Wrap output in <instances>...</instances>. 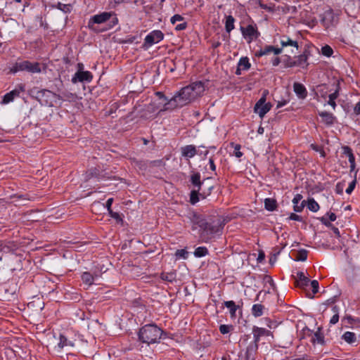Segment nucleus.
I'll use <instances>...</instances> for the list:
<instances>
[{
	"label": "nucleus",
	"instance_id": "2f4dec72",
	"mask_svg": "<svg viewBox=\"0 0 360 360\" xmlns=\"http://www.w3.org/2000/svg\"><path fill=\"white\" fill-rule=\"evenodd\" d=\"M238 65L240 67V68H241L243 70H248L251 67V64L249 62V59L248 57L241 58Z\"/></svg>",
	"mask_w": 360,
	"mask_h": 360
},
{
	"label": "nucleus",
	"instance_id": "f03ea898",
	"mask_svg": "<svg viewBox=\"0 0 360 360\" xmlns=\"http://www.w3.org/2000/svg\"><path fill=\"white\" fill-rule=\"evenodd\" d=\"M196 98L194 96L193 89L188 86L183 87L168 102L164 105L165 110H172L177 108H181L191 103Z\"/></svg>",
	"mask_w": 360,
	"mask_h": 360
},
{
	"label": "nucleus",
	"instance_id": "e433bc0d",
	"mask_svg": "<svg viewBox=\"0 0 360 360\" xmlns=\"http://www.w3.org/2000/svg\"><path fill=\"white\" fill-rule=\"evenodd\" d=\"M176 275L174 272L165 273L162 272L160 275V278L162 280L172 282L175 279Z\"/></svg>",
	"mask_w": 360,
	"mask_h": 360
},
{
	"label": "nucleus",
	"instance_id": "aec40b11",
	"mask_svg": "<svg viewBox=\"0 0 360 360\" xmlns=\"http://www.w3.org/2000/svg\"><path fill=\"white\" fill-rule=\"evenodd\" d=\"M340 90V84H339V82H337L336 89H335V91L328 96L329 99L328 101V104L330 105L333 108V110H335L337 106L335 100L339 96Z\"/></svg>",
	"mask_w": 360,
	"mask_h": 360
},
{
	"label": "nucleus",
	"instance_id": "f8f14e48",
	"mask_svg": "<svg viewBox=\"0 0 360 360\" xmlns=\"http://www.w3.org/2000/svg\"><path fill=\"white\" fill-rule=\"evenodd\" d=\"M93 78L92 74L89 71L78 70L72 78V82L75 84L78 82H91Z\"/></svg>",
	"mask_w": 360,
	"mask_h": 360
},
{
	"label": "nucleus",
	"instance_id": "dca6fc26",
	"mask_svg": "<svg viewBox=\"0 0 360 360\" xmlns=\"http://www.w3.org/2000/svg\"><path fill=\"white\" fill-rule=\"evenodd\" d=\"M293 89L299 98L304 99L307 96V91L302 84L295 82L293 84Z\"/></svg>",
	"mask_w": 360,
	"mask_h": 360
},
{
	"label": "nucleus",
	"instance_id": "20e7f679",
	"mask_svg": "<svg viewBox=\"0 0 360 360\" xmlns=\"http://www.w3.org/2000/svg\"><path fill=\"white\" fill-rule=\"evenodd\" d=\"M34 98L39 102L41 105L53 107L57 103V100H63L62 96L47 89L32 91Z\"/></svg>",
	"mask_w": 360,
	"mask_h": 360
},
{
	"label": "nucleus",
	"instance_id": "864d4df0",
	"mask_svg": "<svg viewBox=\"0 0 360 360\" xmlns=\"http://www.w3.org/2000/svg\"><path fill=\"white\" fill-rule=\"evenodd\" d=\"M289 219L295 220V221H302V217H300V215H298L297 214H295V213H291L290 214V215L289 217Z\"/></svg>",
	"mask_w": 360,
	"mask_h": 360
},
{
	"label": "nucleus",
	"instance_id": "9b49d317",
	"mask_svg": "<svg viewBox=\"0 0 360 360\" xmlns=\"http://www.w3.org/2000/svg\"><path fill=\"white\" fill-rule=\"evenodd\" d=\"M335 14H334L333 11L331 9H330V10L326 11L323 13L321 21L323 25L326 29H328L335 25Z\"/></svg>",
	"mask_w": 360,
	"mask_h": 360
},
{
	"label": "nucleus",
	"instance_id": "37998d69",
	"mask_svg": "<svg viewBox=\"0 0 360 360\" xmlns=\"http://www.w3.org/2000/svg\"><path fill=\"white\" fill-rule=\"evenodd\" d=\"M109 215L116 220L117 223L118 224H123V219L122 217L120 216V214L117 212H113L112 210H110L108 212Z\"/></svg>",
	"mask_w": 360,
	"mask_h": 360
},
{
	"label": "nucleus",
	"instance_id": "774afa93",
	"mask_svg": "<svg viewBox=\"0 0 360 360\" xmlns=\"http://www.w3.org/2000/svg\"><path fill=\"white\" fill-rule=\"evenodd\" d=\"M311 148L315 151L319 152L321 150V147L316 145V144H311L310 146Z\"/></svg>",
	"mask_w": 360,
	"mask_h": 360
},
{
	"label": "nucleus",
	"instance_id": "412c9836",
	"mask_svg": "<svg viewBox=\"0 0 360 360\" xmlns=\"http://www.w3.org/2000/svg\"><path fill=\"white\" fill-rule=\"evenodd\" d=\"M190 181L194 188L201 189L203 181L200 180V174L199 172H194L191 175Z\"/></svg>",
	"mask_w": 360,
	"mask_h": 360
},
{
	"label": "nucleus",
	"instance_id": "c85d7f7f",
	"mask_svg": "<svg viewBox=\"0 0 360 360\" xmlns=\"http://www.w3.org/2000/svg\"><path fill=\"white\" fill-rule=\"evenodd\" d=\"M342 338L347 343L352 344L356 341V337L355 333L349 331L345 332Z\"/></svg>",
	"mask_w": 360,
	"mask_h": 360
},
{
	"label": "nucleus",
	"instance_id": "423d86ee",
	"mask_svg": "<svg viewBox=\"0 0 360 360\" xmlns=\"http://www.w3.org/2000/svg\"><path fill=\"white\" fill-rule=\"evenodd\" d=\"M19 71H27L32 73L41 72V65L38 62L31 63L29 60L17 62L11 69V72L15 73Z\"/></svg>",
	"mask_w": 360,
	"mask_h": 360
},
{
	"label": "nucleus",
	"instance_id": "72a5a7b5",
	"mask_svg": "<svg viewBox=\"0 0 360 360\" xmlns=\"http://www.w3.org/2000/svg\"><path fill=\"white\" fill-rule=\"evenodd\" d=\"M230 146L234 149L233 155L237 158H240L243 155V153L240 151L241 146L240 144L231 142Z\"/></svg>",
	"mask_w": 360,
	"mask_h": 360
},
{
	"label": "nucleus",
	"instance_id": "0e129e2a",
	"mask_svg": "<svg viewBox=\"0 0 360 360\" xmlns=\"http://www.w3.org/2000/svg\"><path fill=\"white\" fill-rule=\"evenodd\" d=\"M327 214L328 215L329 220H330V221H335V219H336L337 217H336V215H335V213H333V212H330V213H328Z\"/></svg>",
	"mask_w": 360,
	"mask_h": 360
},
{
	"label": "nucleus",
	"instance_id": "b1692460",
	"mask_svg": "<svg viewBox=\"0 0 360 360\" xmlns=\"http://www.w3.org/2000/svg\"><path fill=\"white\" fill-rule=\"evenodd\" d=\"M201 189H194L191 191L190 193V202L192 205L196 204L199 200V196H202L203 198H205V195H202V193H200Z\"/></svg>",
	"mask_w": 360,
	"mask_h": 360
},
{
	"label": "nucleus",
	"instance_id": "4c0bfd02",
	"mask_svg": "<svg viewBox=\"0 0 360 360\" xmlns=\"http://www.w3.org/2000/svg\"><path fill=\"white\" fill-rule=\"evenodd\" d=\"M308 56L305 53L301 54L296 58L297 65L300 67H303L304 65H307Z\"/></svg>",
	"mask_w": 360,
	"mask_h": 360
},
{
	"label": "nucleus",
	"instance_id": "2eb2a0df",
	"mask_svg": "<svg viewBox=\"0 0 360 360\" xmlns=\"http://www.w3.org/2000/svg\"><path fill=\"white\" fill-rule=\"evenodd\" d=\"M182 156L187 158H193L197 153L196 147L193 145H187L181 148Z\"/></svg>",
	"mask_w": 360,
	"mask_h": 360
},
{
	"label": "nucleus",
	"instance_id": "473e14b6",
	"mask_svg": "<svg viewBox=\"0 0 360 360\" xmlns=\"http://www.w3.org/2000/svg\"><path fill=\"white\" fill-rule=\"evenodd\" d=\"M82 280L84 283L91 285L94 283V278L89 272H84L82 275Z\"/></svg>",
	"mask_w": 360,
	"mask_h": 360
},
{
	"label": "nucleus",
	"instance_id": "f257e3e1",
	"mask_svg": "<svg viewBox=\"0 0 360 360\" xmlns=\"http://www.w3.org/2000/svg\"><path fill=\"white\" fill-rule=\"evenodd\" d=\"M193 231L199 228V240L209 243L215 236L221 232L224 224L219 217H205L196 212L192 211L187 215Z\"/></svg>",
	"mask_w": 360,
	"mask_h": 360
},
{
	"label": "nucleus",
	"instance_id": "052dcab7",
	"mask_svg": "<svg viewBox=\"0 0 360 360\" xmlns=\"http://www.w3.org/2000/svg\"><path fill=\"white\" fill-rule=\"evenodd\" d=\"M302 195L301 194L295 195V196L294 197V198L292 200L293 204H298L300 202V201L302 200Z\"/></svg>",
	"mask_w": 360,
	"mask_h": 360
},
{
	"label": "nucleus",
	"instance_id": "ea45409f",
	"mask_svg": "<svg viewBox=\"0 0 360 360\" xmlns=\"http://www.w3.org/2000/svg\"><path fill=\"white\" fill-rule=\"evenodd\" d=\"M274 49V46H266L263 49H262L257 53V56H262L264 55H267L271 52H273V50Z\"/></svg>",
	"mask_w": 360,
	"mask_h": 360
},
{
	"label": "nucleus",
	"instance_id": "1a4fd4ad",
	"mask_svg": "<svg viewBox=\"0 0 360 360\" xmlns=\"http://www.w3.org/2000/svg\"><path fill=\"white\" fill-rule=\"evenodd\" d=\"M240 31L243 37L248 40V43H250L254 39H257L260 35L256 25H248L245 27H240Z\"/></svg>",
	"mask_w": 360,
	"mask_h": 360
},
{
	"label": "nucleus",
	"instance_id": "ddd939ff",
	"mask_svg": "<svg viewBox=\"0 0 360 360\" xmlns=\"http://www.w3.org/2000/svg\"><path fill=\"white\" fill-rule=\"evenodd\" d=\"M294 278L295 280V286L297 288L305 290L306 288L309 286L310 280L303 272H297V275L294 276Z\"/></svg>",
	"mask_w": 360,
	"mask_h": 360
},
{
	"label": "nucleus",
	"instance_id": "49530a36",
	"mask_svg": "<svg viewBox=\"0 0 360 360\" xmlns=\"http://www.w3.org/2000/svg\"><path fill=\"white\" fill-rule=\"evenodd\" d=\"M312 288L313 294H316L319 291V282L316 280H313L309 282Z\"/></svg>",
	"mask_w": 360,
	"mask_h": 360
},
{
	"label": "nucleus",
	"instance_id": "bb28decb",
	"mask_svg": "<svg viewBox=\"0 0 360 360\" xmlns=\"http://www.w3.org/2000/svg\"><path fill=\"white\" fill-rule=\"evenodd\" d=\"M264 207L269 211H274L277 208V202L274 198H266L264 200Z\"/></svg>",
	"mask_w": 360,
	"mask_h": 360
},
{
	"label": "nucleus",
	"instance_id": "4d7b16f0",
	"mask_svg": "<svg viewBox=\"0 0 360 360\" xmlns=\"http://www.w3.org/2000/svg\"><path fill=\"white\" fill-rule=\"evenodd\" d=\"M354 114L356 116L360 115V102H358L355 105L354 108Z\"/></svg>",
	"mask_w": 360,
	"mask_h": 360
},
{
	"label": "nucleus",
	"instance_id": "79ce46f5",
	"mask_svg": "<svg viewBox=\"0 0 360 360\" xmlns=\"http://www.w3.org/2000/svg\"><path fill=\"white\" fill-rule=\"evenodd\" d=\"M57 8L64 13H70L72 9L71 4H65L62 3H58Z\"/></svg>",
	"mask_w": 360,
	"mask_h": 360
},
{
	"label": "nucleus",
	"instance_id": "338daca9",
	"mask_svg": "<svg viewBox=\"0 0 360 360\" xmlns=\"http://www.w3.org/2000/svg\"><path fill=\"white\" fill-rule=\"evenodd\" d=\"M265 258V255L263 252H260L259 253V256H258V258H257V261L259 262H262Z\"/></svg>",
	"mask_w": 360,
	"mask_h": 360
},
{
	"label": "nucleus",
	"instance_id": "6e6d98bb",
	"mask_svg": "<svg viewBox=\"0 0 360 360\" xmlns=\"http://www.w3.org/2000/svg\"><path fill=\"white\" fill-rule=\"evenodd\" d=\"M209 164H210V167L211 170L214 172L216 170V165H215L213 157L210 158Z\"/></svg>",
	"mask_w": 360,
	"mask_h": 360
},
{
	"label": "nucleus",
	"instance_id": "bf43d9fd",
	"mask_svg": "<svg viewBox=\"0 0 360 360\" xmlns=\"http://www.w3.org/2000/svg\"><path fill=\"white\" fill-rule=\"evenodd\" d=\"M112 202H113V198H112L108 199V200L106 201L105 207H106V208H107L108 212L110 210H112L111 209V206H112Z\"/></svg>",
	"mask_w": 360,
	"mask_h": 360
},
{
	"label": "nucleus",
	"instance_id": "393cba45",
	"mask_svg": "<svg viewBox=\"0 0 360 360\" xmlns=\"http://www.w3.org/2000/svg\"><path fill=\"white\" fill-rule=\"evenodd\" d=\"M86 179H90L91 178H97L98 179H101L105 178L104 175L101 174L99 169L94 167L91 168L86 172Z\"/></svg>",
	"mask_w": 360,
	"mask_h": 360
},
{
	"label": "nucleus",
	"instance_id": "603ef678",
	"mask_svg": "<svg viewBox=\"0 0 360 360\" xmlns=\"http://www.w3.org/2000/svg\"><path fill=\"white\" fill-rule=\"evenodd\" d=\"M282 249H283V248H279L278 246L275 247L273 249L272 254L274 256V260H276L277 256L281 253Z\"/></svg>",
	"mask_w": 360,
	"mask_h": 360
},
{
	"label": "nucleus",
	"instance_id": "7ed1b4c3",
	"mask_svg": "<svg viewBox=\"0 0 360 360\" xmlns=\"http://www.w3.org/2000/svg\"><path fill=\"white\" fill-rule=\"evenodd\" d=\"M163 333L156 324H146L139 329V339L148 345L156 343L160 340Z\"/></svg>",
	"mask_w": 360,
	"mask_h": 360
},
{
	"label": "nucleus",
	"instance_id": "cd10ccee",
	"mask_svg": "<svg viewBox=\"0 0 360 360\" xmlns=\"http://www.w3.org/2000/svg\"><path fill=\"white\" fill-rule=\"evenodd\" d=\"M58 346L59 348L63 349L64 347L67 346L73 347L74 343L72 342L71 341H69L64 335L60 334L59 337V342L58 343Z\"/></svg>",
	"mask_w": 360,
	"mask_h": 360
},
{
	"label": "nucleus",
	"instance_id": "0eeeda50",
	"mask_svg": "<svg viewBox=\"0 0 360 360\" xmlns=\"http://www.w3.org/2000/svg\"><path fill=\"white\" fill-rule=\"evenodd\" d=\"M252 334L254 338V345H250L248 347L245 352V360H248L249 354L251 350H257L258 349V343L260 341V338L264 336H269L271 335V331L266 330V328H259L255 326L252 328Z\"/></svg>",
	"mask_w": 360,
	"mask_h": 360
},
{
	"label": "nucleus",
	"instance_id": "58836bf2",
	"mask_svg": "<svg viewBox=\"0 0 360 360\" xmlns=\"http://www.w3.org/2000/svg\"><path fill=\"white\" fill-rule=\"evenodd\" d=\"M307 250L302 249L297 252L295 260L296 261H305L307 259Z\"/></svg>",
	"mask_w": 360,
	"mask_h": 360
},
{
	"label": "nucleus",
	"instance_id": "7c9ffc66",
	"mask_svg": "<svg viewBox=\"0 0 360 360\" xmlns=\"http://www.w3.org/2000/svg\"><path fill=\"white\" fill-rule=\"evenodd\" d=\"M235 19L232 15H228L226 18L225 29L227 32H230L234 29Z\"/></svg>",
	"mask_w": 360,
	"mask_h": 360
},
{
	"label": "nucleus",
	"instance_id": "c756f323",
	"mask_svg": "<svg viewBox=\"0 0 360 360\" xmlns=\"http://www.w3.org/2000/svg\"><path fill=\"white\" fill-rule=\"evenodd\" d=\"M281 44L282 46H291L296 49V50L298 49V43L296 41H293L290 39V38L287 37H283V39L281 41Z\"/></svg>",
	"mask_w": 360,
	"mask_h": 360
},
{
	"label": "nucleus",
	"instance_id": "13d9d810",
	"mask_svg": "<svg viewBox=\"0 0 360 360\" xmlns=\"http://www.w3.org/2000/svg\"><path fill=\"white\" fill-rule=\"evenodd\" d=\"M339 321V314H334L330 320V324H335Z\"/></svg>",
	"mask_w": 360,
	"mask_h": 360
},
{
	"label": "nucleus",
	"instance_id": "69168bd1",
	"mask_svg": "<svg viewBox=\"0 0 360 360\" xmlns=\"http://www.w3.org/2000/svg\"><path fill=\"white\" fill-rule=\"evenodd\" d=\"M330 229L333 230V231L334 232V233L338 236V237H340V231H339V229L334 226L333 225H332V226L330 227Z\"/></svg>",
	"mask_w": 360,
	"mask_h": 360
},
{
	"label": "nucleus",
	"instance_id": "680f3d73",
	"mask_svg": "<svg viewBox=\"0 0 360 360\" xmlns=\"http://www.w3.org/2000/svg\"><path fill=\"white\" fill-rule=\"evenodd\" d=\"M155 94L158 96L160 99H163L164 101L168 102L169 99H168L167 97L165 96V94L162 92L158 91L155 93Z\"/></svg>",
	"mask_w": 360,
	"mask_h": 360
},
{
	"label": "nucleus",
	"instance_id": "4468645a",
	"mask_svg": "<svg viewBox=\"0 0 360 360\" xmlns=\"http://www.w3.org/2000/svg\"><path fill=\"white\" fill-rule=\"evenodd\" d=\"M24 91V86L22 85H20L18 89H15L14 90L6 94L3 98L1 103L7 104L13 101L15 97L19 96L20 92Z\"/></svg>",
	"mask_w": 360,
	"mask_h": 360
},
{
	"label": "nucleus",
	"instance_id": "de8ad7c7",
	"mask_svg": "<svg viewBox=\"0 0 360 360\" xmlns=\"http://www.w3.org/2000/svg\"><path fill=\"white\" fill-rule=\"evenodd\" d=\"M175 255L177 257H183V258L186 259V258H187L188 252L184 249L177 250L175 253Z\"/></svg>",
	"mask_w": 360,
	"mask_h": 360
},
{
	"label": "nucleus",
	"instance_id": "e2e57ef3",
	"mask_svg": "<svg viewBox=\"0 0 360 360\" xmlns=\"http://www.w3.org/2000/svg\"><path fill=\"white\" fill-rule=\"evenodd\" d=\"M271 63L273 66H277L281 63V60L278 57H275L274 58L272 59Z\"/></svg>",
	"mask_w": 360,
	"mask_h": 360
},
{
	"label": "nucleus",
	"instance_id": "a878e982",
	"mask_svg": "<svg viewBox=\"0 0 360 360\" xmlns=\"http://www.w3.org/2000/svg\"><path fill=\"white\" fill-rule=\"evenodd\" d=\"M342 154L345 155L348 158L349 163L355 162V156L353 153L352 149L348 146H342Z\"/></svg>",
	"mask_w": 360,
	"mask_h": 360
},
{
	"label": "nucleus",
	"instance_id": "5fc2aeb1",
	"mask_svg": "<svg viewBox=\"0 0 360 360\" xmlns=\"http://www.w3.org/2000/svg\"><path fill=\"white\" fill-rule=\"evenodd\" d=\"M187 27V22H184L176 26V30H184Z\"/></svg>",
	"mask_w": 360,
	"mask_h": 360
},
{
	"label": "nucleus",
	"instance_id": "c03bdc74",
	"mask_svg": "<svg viewBox=\"0 0 360 360\" xmlns=\"http://www.w3.org/2000/svg\"><path fill=\"white\" fill-rule=\"evenodd\" d=\"M357 172L358 170H356L355 171V174H354V180L349 184V186L347 187V188L346 189V193H348V194H350L352 193V192L354 191L355 186H356V174H357Z\"/></svg>",
	"mask_w": 360,
	"mask_h": 360
},
{
	"label": "nucleus",
	"instance_id": "a211bd4d",
	"mask_svg": "<svg viewBox=\"0 0 360 360\" xmlns=\"http://www.w3.org/2000/svg\"><path fill=\"white\" fill-rule=\"evenodd\" d=\"M193 89V94L195 98L200 96L205 91L204 83L198 81L189 85Z\"/></svg>",
	"mask_w": 360,
	"mask_h": 360
},
{
	"label": "nucleus",
	"instance_id": "9d476101",
	"mask_svg": "<svg viewBox=\"0 0 360 360\" xmlns=\"http://www.w3.org/2000/svg\"><path fill=\"white\" fill-rule=\"evenodd\" d=\"M271 103H266V98H259L255 105L254 111L262 118L271 110Z\"/></svg>",
	"mask_w": 360,
	"mask_h": 360
},
{
	"label": "nucleus",
	"instance_id": "a19ab883",
	"mask_svg": "<svg viewBox=\"0 0 360 360\" xmlns=\"http://www.w3.org/2000/svg\"><path fill=\"white\" fill-rule=\"evenodd\" d=\"M321 53L323 56L330 57L333 55V50L330 46L325 45L321 48Z\"/></svg>",
	"mask_w": 360,
	"mask_h": 360
},
{
	"label": "nucleus",
	"instance_id": "5701e85b",
	"mask_svg": "<svg viewBox=\"0 0 360 360\" xmlns=\"http://www.w3.org/2000/svg\"><path fill=\"white\" fill-rule=\"evenodd\" d=\"M264 309L265 307L263 304H255L252 307L251 312L255 317H259L262 316Z\"/></svg>",
	"mask_w": 360,
	"mask_h": 360
},
{
	"label": "nucleus",
	"instance_id": "8fccbe9b",
	"mask_svg": "<svg viewBox=\"0 0 360 360\" xmlns=\"http://www.w3.org/2000/svg\"><path fill=\"white\" fill-rule=\"evenodd\" d=\"M182 20H184V18L179 14H176L172 17L170 21H171L172 24L174 25L177 21H182Z\"/></svg>",
	"mask_w": 360,
	"mask_h": 360
},
{
	"label": "nucleus",
	"instance_id": "c9c22d12",
	"mask_svg": "<svg viewBox=\"0 0 360 360\" xmlns=\"http://www.w3.org/2000/svg\"><path fill=\"white\" fill-rule=\"evenodd\" d=\"M307 207L312 212H317L319 210V205L315 201L314 198H310L308 200Z\"/></svg>",
	"mask_w": 360,
	"mask_h": 360
},
{
	"label": "nucleus",
	"instance_id": "4be33fe9",
	"mask_svg": "<svg viewBox=\"0 0 360 360\" xmlns=\"http://www.w3.org/2000/svg\"><path fill=\"white\" fill-rule=\"evenodd\" d=\"M311 342L314 344L317 343V344H320L322 345L325 344L324 335H323V333L321 332V328H319L318 330L314 333L312 338H311Z\"/></svg>",
	"mask_w": 360,
	"mask_h": 360
},
{
	"label": "nucleus",
	"instance_id": "39448f33",
	"mask_svg": "<svg viewBox=\"0 0 360 360\" xmlns=\"http://www.w3.org/2000/svg\"><path fill=\"white\" fill-rule=\"evenodd\" d=\"M108 21L110 27L118 23V19L114 12H103L94 15L89 21V27L94 29V24H101Z\"/></svg>",
	"mask_w": 360,
	"mask_h": 360
},
{
	"label": "nucleus",
	"instance_id": "a18cd8bd",
	"mask_svg": "<svg viewBox=\"0 0 360 360\" xmlns=\"http://www.w3.org/2000/svg\"><path fill=\"white\" fill-rule=\"evenodd\" d=\"M233 328L232 325H225L222 324L219 326V331L221 334H227L230 332L231 329Z\"/></svg>",
	"mask_w": 360,
	"mask_h": 360
},
{
	"label": "nucleus",
	"instance_id": "f3484780",
	"mask_svg": "<svg viewBox=\"0 0 360 360\" xmlns=\"http://www.w3.org/2000/svg\"><path fill=\"white\" fill-rule=\"evenodd\" d=\"M319 115L322 118V122L328 126H331L335 122V117L330 112L322 111L319 112Z\"/></svg>",
	"mask_w": 360,
	"mask_h": 360
},
{
	"label": "nucleus",
	"instance_id": "09e8293b",
	"mask_svg": "<svg viewBox=\"0 0 360 360\" xmlns=\"http://www.w3.org/2000/svg\"><path fill=\"white\" fill-rule=\"evenodd\" d=\"M304 206H305V201L303 200L300 205L298 204H294L293 209L295 212H300L302 211Z\"/></svg>",
	"mask_w": 360,
	"mask_h": 360
},
{
	"label": "nucleus",
	"instance_id": "3c124183",
	"mask_svg": "<svg viewBox=\"0 0 360 360\" xmlns=\"http://www.w3.org/2000/svg\"><path fill=\"white\" fill-rule=\"evenodd\" d=\"M319 220L321 221V223L323 224H324L325 226H326L327 227H329L330 228L332 226V224L330 223V221L328 220V219L326 218V217H322L321 218H319Z\"/></svg>",
	"mask_w": 360,
	"mask_h": 360
},
{
	"label": "nucleus",
	"instance_id": "6ab92c4d",
	"mask_svg": "<svg viewBox=\"0 0 360 360\" xmlns=\"http://www.w3.org/2000/svg\"><path fill=\"white\" fill-rule=\"evenodd\" d=\"M224 306L229 309V313L231 319L236 318V311L240 308L239 305H236V303L232 301H224L223 303Z\"/></svg>",
	"mask_w": 360,
	"mask_h": 360
},
{
	"label": "nucleus",
	"instance_id": "6e6552de",
	"mask_svg": "<svg viewBox=\"0 0 360 360\" xmlns=\"http://www.w3.org/2000/svg\"><path fill=\"white\" fill-rule=\"evenodd\" d=\"M164 38V34L160 30H153L150 32L145 38L143 48L148 49L154 44H157L162 41Z\"/></svg>",
	"mask_w": 360,
	"mask_h": 360
},
{
	"label": "nucleus",
	"instance_id": "f704fd0d",
	"mask_svg": "<svg viewBox=\"0 0 360 360\" xmlns=\"http://www.w3.org/2000/svg\"><path fill=\"white\" fill-rule=\"evenodd\" d=\"M209 251L206 247H198L194 251L196 257H202L208 255Z\"/></svg>",
	"mask_w": 360,
	"mask_h": 360
}]
</instances>
